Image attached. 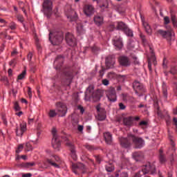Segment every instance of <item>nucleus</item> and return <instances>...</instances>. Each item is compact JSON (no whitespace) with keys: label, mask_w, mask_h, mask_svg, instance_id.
Returning a JSON list of instances; mask_svg holds the SVG:
<instances>
[{"label":"nucleus","mask_w":177,"mask_h":177,"mask_svg":"<svg viewBox=\"0 0 177 177\" xmlns=\"http://www.w3.org/2000/svg\"><path fill=\"white\" fill-rule=\"evenodd\" d=\"M64 62V57H63V55H58L55 58L54 66H55V69L61 76L63 85L70 86L73 80V72L71 71V69L63 67Z\"/></svg>","instance_id":"1"},{"label":"nucleus","mask_w":177,"mask_h":177,"mask_svg":"<svg viewBox=\"0 0 177 177\" xmlns=\"http://www.w3.org/2000/svg\"><path fill=\"white\" fill-rule=\"evenodd\" d=\"M102 95L99 91H95L93 86H89L85 92V100H92L93 102H99Z\"/></svg>","instance_id":"2"},{"label":"nucleus","mask_w":177,"mask_h":177,"mask_svg":"<svg viewBox=\"0 0 177 177\" xmlns=\"http://www.w3.org/2000/svg\"><path fill=\"white\" fill-rule=\"evenodd\" d=\"M147 174H151V175L157 174L156 165L150 162L147 163L146 165L142 166L141 171L137 172L134 177H142V175H146Z\"/></svg>","instance_id":"3"},{"label":"nucleus","mask_w":177,"mask_h":177,"mask_svg":"<svg viewBox=\"0 0 177 177\" xmlns=\"http://www.w3.org/2000/svg\"><path fill=\"white\" fill-rule=\"evenodd\" d=\"M49 41L52 45H60L63 42V32H50Z\"/></svg>","instance_id":"4"},{"label":"nucleus","mask_w":177,"mask_h":177,"mask_svg":"<svg viewBox=\"0 0 177 177\" xmlns=\"http://www.w3.org/2000/svg\"><path fill=\"white\" fill-rule=\"evenodd\" d=\"M59 164H60V158L56 155H51L49 158L46 160V162H44L41 168H48V165H52L55 168H59Z\"/></svg>","instance_id":"5"},{"label":"nucleus","mask_w":177,"mask_h":177,"mask_svg":"<svg viewBox=\"0 0 177 177\" xmlns=\"http://www.w3.org/2000/svg\"><path fill=\"white\" fill-rule=\"evenodd\" d=\"M62 138L66 142V146L69 147L71 150V156L73 160H77V153L75 152V147L71 143V136L67 134L62 136Z\"/></svg>","instance_id":"6"},{"label":"nucleus","mask_w":177,"mask_h":177,"mask_svg":"<svg viewBox=\"0 0 177 177\" xmlns=\"http://www.w3.org/2000/svg\"><path fill=\"white\" fill-rule=\"evenodd\" d=\"M116 26V30H120V31H123L127 37H133V32L129 28H128V26L125 24V23L122 21H117L115 22Z\"/></svg>","instance_id":"7"},{"label":"nucleus","mask_w":177,"mask_h":177,"mask_svg":"<svg viewBox=\"0 0 177 177\" xmlns=\"http://www.w3.org/2000/svg\"><path fill=\"white\" fill-rule=\"evenodd\" d=\"M133 88L137 96H142L146 92V88L140 82L136 80L133 82Z\"/></svg>","instance_id":"8"},{"label":"nucleus","mask_w":177,"mask_h":177,"mask_svg":"<svg viewBox=\"0 0 177 177\" xmlns=\"http://www.w3.org/2000/svg\"><path fill=\"white\" fill-rule=\"evenodd\" d=\"M158 35H161L163 38H165L167 41H171L172 39V37H175V32L172 30L171 28L167 30H158L156 32Z\"/></svg>","instance_id":"9"},{"label":"nucleus","mask_w":177,"mask_h":177,"mask_svg":"<svg viewBox=\"0 0 177 177\" xmlns=\"http://www.w3.org/2000/svg\"><path fill=\"white\" fill-rule=\"evenodd\" d=\"M56 111L59 117H64L67 114V106L64 102H57Z\"/></svg>","instance_id":"10"},{"label":"nucleus","mask_w":177,"mask_h":177,"mask_svg":"<svg viewBox=\"0 0 177 177\" xmlns=\"http://www.w3.org/2000/svg\"><path fill=\"white\" fill-rule=\"evenodd\" d=\"M57 131L55 128H53L52 130L53 133V139H52V146L53 149L55 150H59L60 149L61 142H60V138H59V136L56 133Z\"/></svg>","instance_id":"11"},{"label":"nucleus","mask_w":177,"mask_h":177,"mask_svg":"<svg viewBox=\"0 0 177 177\" xmlns=\"http://www.w3.org/2000/svg\"><path fill=\"white\" fill-rule=\"evenodd\" d=\"M129 139H131V142L134 143L136 149H142L145 146V140L140 138H138L132 134H129Z\"/></svg>","instance_id":"12"},{"label":"nucleus","mask_w":177,"mask_h":177,"mask_svg":"<svg viewBox=\"0 0 177 177\" xmlns=\"http://www.w3.org/2000/svg\"><path fill=\"white\" fill-rule=\"evenodd\" d=\"M106 97L109 102H116L117 101V93L115 92V88L111 86L109 89L106 91Z\"/></svg>","instance_id":"13"},{"label":"nucleus","mask_w":177,"mask_h":177,"mask_svg":"<svg viewBox=\"0 0 177 177\" xmlns=\"http://www.w3.org/2000/svg\"><path fill=\"white\" fill-rule=\"evenodd\" d=\"M52 1L50 0H45L43 3V8L44 10V14L47 15L48 17H50L52 15Z\"/></svg>","instance_id":"14"},{"label":"nucleus","mask_w":177,"mask_h":177,"mask_svg":"<svg viewBox=\"0 0 177 177\" xmlns=\"http://www.w3.org/2000/svg\"><path fill=\"white\" fill-rule=\"evenodd\" d=\"M72 171L75 175H80L81 172H85V165L82 163L72 165Z\"/></svg>","instance_id":"15"},{"label":"nucleus","mask_w":177,"mask_h":177,"mask_svg":"<svg viewBox=\"0 0 177 177\" xmlns=\"http://www.w3.org/2000/svg\"><path fill=\"white\" fill-rule=\"evenodd\" d=\"M65 39L66 41V44L69 46H77V39L73 35V34L68 32L65 36Z\"/></svg>","instance_id":"16"},{"label":"nucleus","mask_w":177,"mask_h":177,"mask_svg":"<svg viewBox=\"0 0 177 177\" xmlns=\"http://www.w3.org/2000/svg\"><path fill=\"white\" fill-rule=\"evenodd\" d=\"M149 53L151 54V57H148V68L151 70V63L156 66L157 64V62L156 61V55H154V51L153 50V48L149 46Z\"/></svg>","instance_id":"17"},{"label":"nucleus","mask_w":177,"mask_h":177,"mask_svg":"<svg viewBox=\"0 0 177 177\" xmlns=\"http://www.w3.org/2000/svg\"><path fill=\"white\" fill-rule=\"evenodd\" d=\"M129 134L128 135L127 138L121 137L119 140L120 143V146L124 147V149H128L129 146H131V142L132 140L129 138Z\"/></svg>","instance_id":"18"},{"label":"nucleus","mask_w":177,"mask_h":177,"mask_svg":"<svg viewBox=\"0 0 177 177\" xmlns=\"http://www.w3.org/2000/svg\"><path fill=\"white\" fill-rule=\"evenodd\" d=\"M113 44L117 50H120L122 48V46H124V44H122V39H121L120 36L115 37L113 39Z\"/></svg>","instance_id":"19"},{"label":"nucleus","mask_w":177,"mask_h":177,"mask_svg":"<svg viewBox=\"0 0 177 177\" xmlns=\"http://www.w3.org/2000/svg\"><path fill=\"white\" fill-rule=\"evenodd\" d=\"M118 62L120 66H122L123 67H128L129 66H131V60L127 56L122 55L119 57Z\"/></svg>","instance_id":"20"},{"label":"nucleus","mask_w":177,"mask_h":177,"mask_svg":"<svg viewBox=\"0 0 177 177\" xmlns=\"http://www.w3.org/2000/svg\"><path fill=\"white\" fill-rule=\"evenodd\" d=\"M26 131L27 124L25 122L21 123L19 127H17L16 129L17 136H23V133H24Z\"/></svg>","instance_id":"21"},{"label":"nucleus","mask_w":177,"mask_h":177,"mask_svg":"<svg viewBox=\"0 0 177 177\" xmlns=\"http://www.w3.org/2000/svg\"><path fill=\"white\" fill-rule=\"evenodd\" d=\"M96 110L97 113V120H99V121H104V120H106V111L104 109L100 108V106L97 105L96 106Z\"/></svg>","instance_id":"22"},{"label":"nucleus","mask_w":177,"mask_h":177,"mask_svg":"<svg viewBox=\"0 0 177 177\" xmlns=\"http://www.w3.org/2000/svg\"><path fill=\"white\" fill-rule=\"evenodd\" d=\"M84 12L86 16H92L95 13V8L90 4H86L84 7Z\"/></svg>","instance_id":"23"},{"label":"nucleus","mask_w":177,"mask_h":177,"mask_svg":"<svg viewBox=\"0 0 177 177\" xmlns=\"http://www.w3.org/2000/svg\"><path fill=\"white\" fill-rule=\"evenodd\" d=\"M140 17L144 30L150 35L151 34V28L150 27V25L149 23L145 21V17L140 15Z\"/></svg>","instance_id":"24"},{"label":"nucleus","mask_w":177,"mask_h":177,"mask_svg":"<svg viewBox=\"0 0 177 177\" xmlns=\"http://www.w3.org/2000/svg\"><path fill=\"white\" fill-rule=\"evenodd\" d=\"M105 64L107 68H113L115 64V59L113 57L109 56L106 58Z\"/></svg>","instance_id":"25"},{"label":"nucleus","mask_w":177,"mask_h":177,"mask_svg":"<svg viewBox=\"0 0 177 177\" xmlns=\"http://www.w3.org/2000/svg\"><path fill=\"white\" fill-rule=\"evenodd\" d=\"M67 18L71 20V21H76L78 16L77 15V12L74 11V10H71L68 12H66Z\"/></svg>","instance_id":"26"},{"label":"nucleus","mask_w":177,"mask_h":177,"mask_svg":"<svg viewBox=\"0 0 177 177\" xmlns=\"http://www.w3.org/2000/svg\"><path fill=\"white\" fill-rule=\"evenodd\" d=\"M123 124L125 127H132L133 125V117L123 118Z\"/></svg>","instance_id":"27"},{"label":"nucleus","mask_w":177,"mask_h":177,"mask_svg":"<svg viewBox=\"0 0 177 177\" xmlns=\"http://www.w3.org/2000/svg\"><path fill=\"white\" fill-rule=\"evenodd\" d=\"M104 138L107 145H111L113 143V136L110 132H106L104 133Z\"/></svg>","instance_id":"28"},{"label":"nucleus","mask_w":177,"mask_h":177,"mask_svg":"<svg viewBox=\"0 0 177 177\" xmlns=\"http://www.w3.org/2000/svg\"><path fill=\"white\" fill-rule=\"evenodd\" d=\"M93 2H96L97 5L100 6V8H109V1L107 0H101V1H99V0H93Z\"/></svg>","instance_id":"29"},{"label":"nucleus","mask_w":177,"mask_h":177,"mask_svg":"<svg viewBox=\"0 0 177 177\" xmlns=\"http://www.w3.org/2000/svg\"><path fill=\"white\" fill-rule=\"evenodd\" d=\"M143 153L140 151L133 153V158H134L136 161H141V160H143Z\"/></svg>","instance_id":"30"},{"label":"nucleus","mask_w":177,"mask_h":177,"mask_svg":"<svg viewBox=\"0 0 177 177\" xmlns=\"http://www.w3.org/2000/svg\"><path fill=\"white\" fill-rule=\"evenodd\" d=\"M94 22L96 26H102L103 24V17L100 15H95L94 17Z\"/></svg>","instance_id":"31"},{"label":"nucleus","mask_w":177,"mask_h":177,"mask_svg":"<svg viewBox=\"0 0 177 177\" xmlns=\"http://www.w3.org/2000/svg\"><path fill=\"white\" fill-rule=\"evenodd\" d=\"M162 91L164 100H167V97H168V92L167 91V84L165 83L162 85Z\"/></svg>","instance_id":"32"},{"label":"nucleus","mask_w":177,"mask_h":177,"mask_svg":"<svg viewBox=\"0 0 177 177\" xmlns=\"http://www.w3.org/2000/svg\"><path fill=\"white\" fill-rule=\"evenodd\" d=\"M105 169L107 172H113L114 169V165L111 162H109L105 165Z\"/></svg>","instance_id":"33"},{"label":"nucleus","mask_w":177,"mask_h":177,"mask_svg":"<svg viewBox=\"0 0 177 177\" xmlns=\"http://www.w3.org/2000/svg\"><path fill=\"white\" fill-rule=\"evenodd\" d=\"M77 31L78 34H84V32H85V30H84V26H82V23L77 24Z\"/></svg>","instance_id":"34"},{"label":"nucleus","mask_w":177,"mask_h":177,"mask_svg":"<svg viewBox=\"0 0 177 177\" xmlns=\"http://www.w3.org/2000/svg\"><path fill=\"white\" fill-rule=\"evenodd\" d=\"M159 160L161 164H164L167 161L165 156L162 154V150H160Z\"/></svg>","instance_id":"35"},{"label":"nucleus","mask_w":177,"mask_h":177,"mask_svg":"<svg viewBox=\"0 0 177 177\" xmlns=\"http://www.w3.org/2000/svg\"><path fill=\"white\" fill-rule=\"evenodd\" d=\"M117 29V26L115 25V22L111 23V24L109 25L107 27V30L108 31H114V30Z\"/></svg>","instance_id":"36"},{"label":"nucleus","mask_w":177,"mask_h":177,"mask_svg":"<svg viewBox=\"0 0 177 177\" xmlns=\"http://www.w3.org/2000/svg\"><path fill=\"white\" fill-rule=\"evenodd\" d=\"M55 115H57V112L56 113L55 109H50L48 112V117H50V118H54Z\"/></svg>","instance_id":"37"},{"label":"nucleus","mask_w":177,"mask_h":177,"mask_svg":"<svg viewBox=\"0 0 177 177\" xmlns=\"http://www.w3.org/2000/svg\"><path fill=\"white\" fill-rule=\"evenodd\" d=\"M169 140L170 141V145L172 147L171 150L175 151V142L174 141V137L171 136H169Z\"/></svg>","instance_id":"38"},{"label":"nucleus","mask_w":177,"mask_h":177,"mask_svg":"<svg viewBox=\"0 0 177 177\" xmlns=\"http://www.w3.org/2000/svg\"><path fill=\"white\" fill-rule=\"evenodd\" d=\"M26 74H27V70L25 68L24 71L18 75V80H23L26 77Z\"/></svg>","instance_id":"39"},{"label":"nucleus","mask_w":177,"mask_h":177,"mask_svg":"<svg viewBox=\"0 0 177 177\" xmlns=\"http://www.w3.org/2000/svg\"><path fill=\"white\" fill-rule=\"evenodd\" d=\"M171 21L174 27H177V18L175 15H171Z\"/></svg>","instance_id":"40"},{"label":"nucleus","mask_w":177,"mask_h":177,"mask_svg":"<svg viewBox=\"0 0 177 177\" xmlns=\"http://www.w3.org/2000/svg\"><path fill=\"white\" fill-rule=\"evenodd\" d=\"M35 165V162H26L24 163L23 166L25 167V168H31V167H34Z\"/></svg>","instance_id":"41"},{"label":"nucleus","mask_w":177,"mask_h":177,"mask_svg":"<svg viewBox=\"0 0 177 177\" xmlns=\"http://www.w3.org/2000/svg\"><path fill=\"white\" fill-rule=\"evenodd\" d=\"M122 167H121V169H125V167L124 165H129V159L128 158H126V159H124V160L122 161Z\"/></svg>","instance_id":"42"},{"label":"nucleus","mask_w":177,"mask_h":177,"mask_svg":"<svg viewBox=\"0 0 177 177\" xmlns=\"http://www.w3.org/2000/svg\"><path fill=\"white\" fill-rule=\"evenodd\" d=\"M25 150L26 151H31V150H32V145H31V144H30L29 142H27L25 145Z\"/></svg>","instance_id":"43"},{"label":"nucleus","mask_w":177,"mask_h":177,"mask_svg":"<svg viewBox=\"0 0 177 177\" xmlns=\"http://www.w3.org/2000/svg\"><path fill=\"white\" fill-rule=\"evenodd\" d=\"M119 172V176L120 177H128V173L127 171H121V170Z\"/></svg>","instance_id":"44"},{"label":"nucleus","mask_w":177,"mask_h":177,"mask_svg":"<svg viewBox=\"0 0 177 177\" xmlns=\"http://www.w3.org/2000/svg\"><path fill=\"white\" fill-rule=\"evenodd\" d=\"M17 19L18 21H20V23H23V21H24V17H23L21 15H17Z\"/></svg>","instance_id":"45"},{"label":"nucleus","mask_w":177,"mask_h":177,"mask_svg":"<svg viewBox=\"0 0 177 177\" xmlns=\"http://www.w3.org/2000/svg\"><path fill=\"white\" fill-rule=\"evenodd\" d=\"M1 81H3V82H4L5 85H6L7 86H9V80H8V77H2Z\"/></svg>","instance_id":"46"},{"label":"nucleus","mask_w":177,"mask_h":177,"mask_svg":"<svg viewBox=\"0 0 177 177\" xmlns=\"http://www.w3.org/2000/svg\"><path fill=\"white\" fill-rule=\"evenodd\" d=\"M72 124H73V127L77 126V124H78V118H72Z\"/></svg>","instance_id":"47"},{"label":"nucleus","mask_w":177,"mask_h":177,"mask_svg":"<svg viewBox=\"0 0 177 177\" xmlns=\"http://www.w3.org/2000/svg\"><path fill=\"white\" fill-rule=\"evenodd\" d=\"M17 25L15 22H11L10 24V28L11 30H16Z\"/></svg>","instance_id":"48"},{"label":"nucleus","mask_w":177,"mask_h":177,"mask_svg":"<svg viewBox=\"0 0 177 177\" xmlns=\"http://www.w3.org/2000/svg\"><path fill=\"white\" fill-rule=\"evenodd\" d=\"M24 146L23 145H19L18 146L17 149L16 150V153L17 154H19V153H20V151H21V150H23Z\"/></svg>","instance_id":"49"},{"label":"nucleus","mask_w":177,"mask_h":177,"mask_svg":"<svg viewBox=\"0 0 177 177\" xmlns=\"http://www.w3.org/2000/svg\"><path fill=\"white\" fill-rule=\"evenodd\" d=\"M14 108H15V111H20V106H19L18 102H15Z\"/></svg>","instance_id":"50"},{"label":"nucleus","mask_w":177,"mask_h":177,"mask_svg":"<svg viewBox=\"0 0 177 177\" xmlns=\"http://www.w3.org/2000/svg\"><path fill=\"white\" fill-rule=\"evenodd\" d=\"M140 127H141V128H143L144 127H147V121H141L139 123Z\"/></svg>","instance_id":"51"},{"label":"nucleus","mask_w":177,"mask_h":177,"mask_svg":"<svg viewBox=\"0 0 177 177\" xmlns=\"http://www.w3.org/2000/svg\"><path fill=\"white\" fill-rule=\"evenodd\" d=\"M102 84L104 85L105 86H107V85L110 84V82H109L107 79L102 80Z\"/></svg>","instance_id":"52"},{"label":"nucleus","mask_w":177,"mask_h":177,"mask_svg":"<svg viewBox=\"0 0 177 177\" xmlns=\"http://www.w3.org/2000/svg\"><path fill=\"white\" fill-rule=\"evenodd\" d=\"M169 17H164V24H169L170 23Z\"/></svg>","instance_id":"53"},{"label":"nucleus","mask_w":177,"mask_h":177,"mask_svg":"<svg viewBox=\"0 0 177 177\" xmlns=\"http://www.w3.org/2000/svg\"><path fill=\"white\" fill-rule=\"evenodd\" d=\"M157 114L158 117H160V118H164V115L162 114V112L160 110V109H158Z\"/></svg>","instance_id":"54"},{"label":"nucleus","mask_w":177,"mask_h":177,"mask_svg":"<svg viewBox=\"0 0 177 177\" xmlns=\"http://www.w3.org/2000/svg\"><path fill=\"white\" fill-rule=\"evenodd\" d=\"M9 65L11 66V67H15V66L16 65V59H12L9 62Z\"/></svg>","instance_id":"55"},{"label":"nucleus","mask_w":177,"mask_h":177,"mask_svg":"<svg viewBox=\"0 0 177 177\" xmlns=\"http://www.w3.org/2000/svg\"><path fill=\"white\" fill-rule=\"evenodd\" d=\"M132 59H133L135 64H139V61H138V57L136 55H131Z\"/></svg>","instance_id":"56"},{"label":"nucleus","mask_w":177,"mask_h":177,"mask_svg":"<svg viewBox=\"0 0 177 177\" xmlns=\"http://www.w3.org/2000/svg\"><path fill=\"white\" fill-rule=\"evenodd\" d=\"M140 38H141V39H142V43L143 44H146V39H145V36L143 35V34H140Z\"/></svg>","instance_id":"57"},{"label":"nucleus","mask_w":177,"mask_h":177,"mask_svg":"<svg viewBox=\"0 0 177 177\" xmlns=\"http://www.w3.org/2000/svg\"><path fill=\"white\" fill-rule=\"evenodd\" d=\"M28 95L30 98L32 97V93L31 92V88L30 87L28 88Z\"/></svg>","instance_id":"58"},{"label":"nucleus","mask_w":177,"mask_h":177,"mask_svg":"<svg viewBox=\"0 0 177 177\" xmlns=\"http://www.w3.org/2000/svg\"><path fill=\"white\" fill-rule=\"evenodd\" d=\"M119 107L120 109V110H125V105H124V104H122V102H120L119 104Z\"/></svg>","instance_id":"59"},{"label":"nucleus","mask_w":177,"mask_h":177,"mask_svg":"<svg viewBox=\"0 0 177 177\" xmlns=\"http://www.w3.org/2000/svg\"><path fill=\"white\" fill-rule=\"evenodd\" d=\"M27 59H28V62H31V59H32V53H29L28 54Z\"/></svg>","instance_id":"60"},{"label":"nucleus","mask_w":177,"mask_h":177,"mask_svg":"<svg viewBox=\"0 0 177 177\" xmlns=\"http://www.w3.org/2000/svg\"><path fill=\"white\" fill-rule=\"evenodd\" d=\"M95 160L97 161V162H98V164H100V161H102V160L100 159V156H95Z\"/></svg>","instance_id":"61"},{"label":"nucleus","mask_w":177,"mask_h":177,"mask_svg":"<svg viewBox=\"0 0 177 177\" xmlns=\"http://www.w3.org/2000/svg\"><path fill=\"white\" fill-rule=\"evenodd\" d=\"M86 149H87V150H93V147L89 145H85Z\"/></svg>","instance_id":"62"},{"label":"nucleus","mask_w":177,"mask_h":177,"mask_svg":"<svg viewBox=\"0 0 177 177\" xmlns=\"http://www.w3.org/2000/svg\"><path fill=\"white\" fill-rule=\"evenodd\" d=\"M32 176V174L31 173H27L22 175V177H31Z\"/></svg>","instance_id":"63"},{"label":"nucleus","mask_w":177,"mask_h":177,"mask_svg":"<svg viewBox=\"0 0 177 177\" xmlns=\"http://www.w3.org/2000/svg\"><path fill=\"white\" fill-rule=\"evenodd\" d=\"M108 77L109 78H113V77H115V74H114V73H109Z\"/></svg>","instance_id":"64"}]
</instances>
